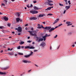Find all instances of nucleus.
Wrapping results in <instances>:
<instances>
[{"instance_id":"f257e3e1","label":"nucleus","mask_w":76,"mask_h":76,"mask_svg":"<svg viewBox=\"0 0 76 76\" xmlns=\"http://www.w3.org/2000/svg\"><path fill=\"white\" fill-rule=\"evenodd\" d=\"M51 36V34H49L48 35V34H46L45 36H42V37L43 38H41V37H37L36 39V41H37V42H41V41H42L43 40L45 41L46 40V38L47 37H50Z\"/></svg>"},{"instance_id":"f03ea898","label":"nucleus","mask_w":76,"mask_h":76,"mask_svg":"<svg viewBox=\"0 0 76 76\" xmlns=\"http://www.w3.org/2000/svg\"><path fill=\"white\" fill-rule=\"evenodd\" d=\"M28 32H29V33H30V34L32 36H36L37 34H36V31H28Z\"/></svg>"},{"instance_id":"7ed1b4c3","label":"nucleus","mask_w":76,"mask_h":76,"mask_svg":"<svg viewBox=\"0 0 76 76\" xmlns=\"http://www.w3.org/2000/svg\"><path fill=\"white\" fill-rule=\"evenodd\" d=\"M30 13H31L32 14H37L38 13V11H37V10H30Z\"/></svg>"},{"instance_id":"20e7f679","label":"nucleus","mask_w":76,"mask_h":76,"mask_svg":"<svg viewBox=\"0 0 76 76\" xmlns=\"http://www.w3.org/2000/svg\"><path fill=\"white\" fill-rule=\"evenodd\" d=\"M33 52H31V53L29 55H25V57L28 58V57H30V56H31V55H32L33 54Z\"/></svg>"},{"instance_id":"39448f33","label":"nucleus","mask_w":76,"mask_h":76,"mask_svg":"<svg viewBox=\"0 0 76 76\" xmlns=\"http://www.w3.org/2000/svg\"><path fill=\"white\" fill-rule=\"evenodd\" d=\"M66 24H68L67 25V26H71V25H72V24L70 22H69V21L66 22Z\"/></svg>"},{"instance_id":"423d86ee","label":"nucleus","mask_w":76,"mask_h":76,"mask_svg":"<svg viewBox=\"0 0 76 76\" xmlns=\"http://www.w3.org/2000/svg\"><path fill=\"white\" fill-rule=\"evenodd\" d=\"M37 19V18L35 17H31L30 18V20H35Z\"/></svg>"},{"instance_id":"0eeeda50","label":"nucleus","mask_w":76,"mask_h":76,"mask_svg":"<svg viewBox=\"0 0 76 76\" xmlns=\"http://www.w3.org/2000/svg\"><path fill=\"white\" fill-rule=\"evenodd\" d=\"M46 45V43L44 42H42V43L41 44L40 46H42V47H44Z\"/></svg>"},{"instance_id":"6e6552de","label":"nucleus","mask_w":76,"mask_h":76,"mask_svg":"<svg viewBox=\"0 0 76 76\" xmlns=\"http://www.w3.org/2000/svg\"><path fill=\"white\" fill-rule=\"evenodd\" d=\"M3 18L5 21H7V20H9V18H7L6 16L3 17Z\"/></svg>"},{"instance_id":"1a4fd4ad","label":"nucleus","mask_w":76,"mask_h":76,"mask_svg":"<svg viewBox=\"0 0 76 76\" xmlns=\"http://www.w3.org/2000/svg\"><path fill=\"white\" fill-rule=\"evenodd\" d=\"M53 7H47V8L45 10V11L48 10H51V8H53Z\"/></svg>"},{"instance_id":"9d476101","label":"nucleus","mask_w":76,"mask_h":76,"mask_svg":"<svg viewBox=\"0 0 76 76\" xmlns=\"http://www.w3.org/2000/svg\"><path fill=\"white\" fill-rule=\"evenodd\" d=\"M7 74V73L6 72H0V74L1 75H6Z\"/></svg>"},{"instance_id":"9b49d317","label":"nucleus","mask_w":76,"mask_h":76,"mask_svg":"<svg viewBox=\"0 0 76 76\" xmlns=\"http://www.w3.org/2000/svg\"><path fill=\"white\" fill-rule=\"evenodd\" d=\"M51 26H46L45 27V29L49 30V29H51Z\"/></svg>"},{"instance_id":"f8f14e48","label":"nucleus","mask_w":76,"mask_h":76,"mask_svg":"<svg viewBox=\"0 0 76 76\" xmlns=\"http://www.w3.org/2000/svg\"><path fill=\"white\" fill-rule=\"evenodd\" d=\"M18 31L19 32H22V28L20 27H18Z\"/></svg>"},{"instance_id":"ddd939ff","label":"nucleus","mask_w":76,"mask_h":76,"mask_svg":"<svg viewBox=\"0 0 76 76\" xmlns=\"http://www.w3.org/2000/svg\"><path fill=\"white\" fill-rule=\"evenodd\" d=\"M55 28H51V29L49 30V32H51L52 31H53L54 30Z\"/></svg>"},{"instance_id":"4468645a","label":"nucleus","mask_w":76,"mask_h":76,"mask_svg":"<svg viewBox=\"0 0 76 76\" xmlns=\"http://www.w3.org/2000/svg\"><path fill=\"white\" fill-rule=\"evenodd\" d=\"M59 20V19H56V20H55V21L54 22L53 24H55V23H57Z\"/></svg>"},{"instance_id":"2eb2a0df","label":"nucleus","mask_w":76,"mask_h":76,"mask_svg":"<svg viewBox=\"0 0 76 76\" xmlns=\"http://www.w3.org/2000/svg\"><path fill=\"white\" fill-rule=\"evenodd\" d=\"M10 67L9 66H8L6 67H5V68H2V69L3 70H6L7 69H8Z\"/></svg>"},{"instance_id":"dca6fc26","label":"nucleus","mask_w":76,"mask_h":76,"mask_svg":"<svg viewBox=\"0 0 76 76\" xmlns=\"http://www.w3.org/2000/svg\"><path fill=\"white\" fill-rule=\"evenodd\" d=\"M16 20L17 22H19L20 20V19L18 18H17L16 19Z\"/></svg>"},{"instance_id":"f3484780","label":"nucleus","mask_w":76,"mask_h":76,"mask_svg":"<svg viewBox=\"0 0 76 76\" xmlns=\"http://www.w3.org/2000/svg\"><path fill=\"white\" fill-rule=\"evenodd\" d=\"M34 9H35L36 10H38L39 9H40L38 7H34Z\"/></svg>"},{"instance_id":"a211bd4d","label":"nucleus","mask_w":76,"mask_h":76,"mask_svg":"<svg viewBox=\"0 0 76 76\" xmlns=\"http://www.w3.org/2000/svg\"><path fill=\"white\" fill-rule=\"evenodd\" d=\"M3 1L4 2V3L6 5L7 4V0H3Z\"/></svg>"},{"instance_id":"6ab92c4d","label":"nucleus","mask_w":76,"mask_h":76,"mask_svg":"<svg viewBox=\"0 0 76 76\" xmlns=\"http://www.w3.org/2000/svg\"><path fill=\"white\" fill-rule=\"evenodd\" d=\"M38 28V29H40L41 28H42L41 27V25H39V24H38V27H37Z\"/></svg>"},{"instance_id":"aec40b11","label":"nucleus","mask_w":76,"mask_h":76,"mask_svg":"<svg viewBox=\"0 0 76 76\" xmlns=\"http://www.w3.org/2000/svg\"><path fill=\"white\" fill-rule=\"evenodd\" d=\"M65 8H66V10H68L69 8H70V6H66L65 7Z\"/></svg>"},{"instance_id":"412c9836","label":"nucleus","mask_w":76,"mask_h":76,"mask_svg":"<svg viewBox=\"0 0 76 76\" xmlns=\"http://www.w3.org/2000/svg\"><path fill=\"white\" fill-rule=\"evenodd\" d=\"M48 3H52L53 2V1H51V0H48Z\"/></svg>"},{"instance_id":"4be33fe9","label":"nucleus","mask_w":76,"mask_h":76,"mask_svg":"<svg viewBox=\"0 0 76 76\" xmlns=\"http://www.w3.org/2000/svg\"><path fill=\"white\" fill-rule=\"evenodd\" d=\"M23 62L24 63H27L28 62V61L26 60H23Z\"/></svg>"},{"instance_id":"5701e85b","label":"nucleus","mask_w":76,"mask_h":76,"mask_svg":"<svg viewBox=\"0 0 76 76\" xmlns=\"http://www.w3.org/2000/svg\"><path fill=\"white\" fill-rule=\"evenodd\" d=\"M44 17L43 15L40 14V15H39V18H41V17Z\"/></svg>"},{"instance_id":"b1692460","label":"nucleus","mask_w":76,"mask_h":76,"mask_svg":"<svg viewBox=\"0 0 76 76\" xmlns=\"http://www.w3.org/2000/svg\"><path fill=\"white\" fill-rule=\"evenodd\" d=\"M24 44V42L21 41L20 42V45H22V44Z\"/></svg>"},{"instance_id":"393cba45","label":"nucleus","mask_w":76,"mask_h":76,"mask_svg":"<svg viewBox=\"0 0 76 76\" xmlns=\"http://www.w3.org/2000/svg\"><path fill=\"white\" fill-rule=\"evenodd\" d=\"M18 16V17H19L20 16V13L19 12H17L16 14Z\"/></svg>"},{"instance_id":"a878e982","label":"nucleus","mask_w":76,"mask_h":76,"mask_svg":"<svg viewBox=\"0 0 76 76\" xmlns=\"http://www.w3.org/2000/svg\"><path fill=\"white\" fill-rule=\"evenodd\" d=\"M9 54L10 56H12V55H14L13 53V52H10V53H9Z\"/></svg>"},{"instance_id":"bb28decb","label":"nucleus","mask_w":76,"mask_h":76,"mask_svg":"<svg viewBox=\"0 0 76 76\" xmlns=\"http://www.w3.org/2000/svg\"><path fill=\"white\" fill-rule=\"evenodd\" d=\"M4 27L3 26H0V29H4Z\"/></svg>"},{"instance_id":"cd10ccee","label":"nucleus","mask_w":76,"mask_h":76,"mask_svg":"<svg viewBox=\"0 0 76 76\" xmlns=\"http://www.w3.org/2000/svg\"><path fill=\"white\" fill-rule=\"evenodd\" d=\"M25 49H30V46H27L25 47Z\"/></svg>"},{"instance_id":"c85d7f7f","label":"nucleus","mask_w":76,"mask_h":76,"mask_svg":"<svg viewBox=\"0 0 76 76\" xmlns=\"http://www.w3.org/2000/svg\"><path fill=\"white\" fill-rule=\"evenodd\" d=\"M48 4L50 6H53V4H50V3H48Z\"/></svg>"},{"instance_id":"c756f323","label":"nucleus","mask_w":76,"mask_h":76,"mask_svg":"<svg viewBox=\"0 0 76 76\" xmlns=\"http://www.w3.org/2000/svg\"><path fill=\"white\" fill-rule=\"evenodd\" d=\"M11 25V24L10 23H8L7 24V26H9V27H10Z\"/></svg>"},{"instance_id":"7c9ffc66","label":"nucleus","mask_w":76,"mask_h":76,"mask_svg":"<svg viewBox=\"0 0 76 76\" xmlns=\"http://www.w3.org/2000/svg\"><path fill=\"white\" fill-rule=\"evenodd\" d=\"M72 32H69V33L68 34V35H70L72 34Z\"/></svg>"},{"instance_id":"2f4dec72","label":"nucleus","mask_w":76,"mask_h":76,"mask_svg":"<svg viewBox=\"0 0 76 76\" xmlns=\"http://www.w3.org/2000/svg\"><path fill=\"white\" fill-rule=\"evenodd\" d=\"M53 15L52 14V13H49L48 15H47V16H52Z\"/></svg>"},{"instance_id":"473e14b6","label":"nucleus","mask_w":76,"mask_h":76,"mask_svg":"<svg viewBox=\"0 0 76 76\" xmlns=\"http://www.w3.org/2000/svg\"><path fill=\"white\" fill-rule=\"evenodd\" d=\"M17 49H20V45H19L17 47Z\"/></svg>"},{"instance_id":"72a5a7b5","label":"nucleus","mask_w":76,"mask_h":76,"mask_svg":"<svg viewBox=\"0 0 76 76\" xmlns=\"http://www.w3.org/2000/svg\"><path fill=\"white\" fill-rule=\"evenodd\" d=\"M1 5L2 6H5V4L4 3H2V4H1Z\"/></svg>"},{"instance_id":"f704fd0d","label":"nucleus","mask_w":76,"mask_h":76,"mask_svg":"<svg viewBox=\"0 0 76 76\" xmlns=\"http://www.w3.org/2000/svg\"><path fill=\"white\" fill-rule=\"evenodd\" d=\"M35 48L34 47H32V46H31V47H30V48L29 49H34Z\"/></svg>"},{"instance_id":"c9c22d12","label":"nucleus","mask_w":76,"mask_h":76,"mask_svg":"<svg viewBox=\"0 0 76 76\" xmlns=\"http://www.w3.org/2000/svg\"><path fill=\"white\" fill-rule=\"evenodd\" d=\"M59 5H60V6H64V5L63 4H60V3H59Z\"/></svg>"},{"instance_id":"e433bc0d","label":"nucleus","mask_w":76,"mask_h":76,"mask_svg":"<svg viewBox=\"0 0 76 76\" xmlns=\"http://www.w3.org/2000/svg\"><path fill=\"white\" fill-rule=\"evenodd\" d=\"M41 28H43L45 29V28L44 27L42 24H41Z\"/></svg>"},{"instance_id":"4c0bfd02","label":"nucleus","mask_w":76,"mask_h":76,"mask_svg":"<svg viewBox=\"0 0 76 76\" xmlns=\"http://www.w3.org/2000/svg\"><path fill=\"white\" fill-rule=\"evenodd\" d=\"M58 36V35H57V34H56V36L54 37L55 38H57V37Z\"/></svg>"},{"instance_id":"58836bf2","label":"nucleus","mask_w":76,"mask_h":76,"mask_svg":"<svg viewBox=\"0 0 76 76\" xmlns=\"http://www.w3.org/2000/svg\"><path fill=\"white\" fill-rule=\"evenodd\" d=\"M62 25H63V24L62 23L60 24H59L58 25V26H62Z\"/></svg>"},{"instance_id":"ea45409f","label":"nucleus","mask_w":76,"mask_h":76,"mask_svg":"<svg viewBox=\"0 0 76 76\" xmlns=\"http://www.w3.org/2000/svg\"><path fill=\"white\" fill-rule=\"evenodd\" d=\"M33 3L34 4H35L36 3V2H37V1H33Z\"/></svg>"},{"instance_id":"a19ab883","label":"nucleus","mask_w":76,"mask_h":76,"mask_svg":"<svg viewBox=\"0 0 76 76\" xmlns=\"http://www.w3.org/2000/svg\"><path fill=\"white\" fill-rule=\"evenodd\" d=\"M34 52H37L38 51V50H36V49H34Z\"/></svg>"},{"instance_id":"79ce46f5","label":"nucleus","mask_w":76,"mask_h":76,"mask_svg":"<svg viewBox=\"0 0 76 76\" xmlns=\"http://www.w3.org/2000/svg\"><path fill=\"white\" fill-rule=\"evenodd\" d=\"M33 6L32 5V4H31V5H30V8L31 7V8H32V7Z\"/></svg>"},{"instance_id":"37998d69","label":"nucleus","mask_w":76,"mask_h":76,"mask_svg":"<svg viewBox=\"0 0 76 76\" xmlns=\"http://www.w3.org/2000/svg\"><path fill=\"white\" fill-rule=\"evenodd\" d=\"M27 7H28V8H30V6L29 7V5H27Z\"/></svg>"},{"instance_id":"c03bdc74","label":"nucleus","mask_w":76,"mask_h":76,"mask_svg":"<svg viewBox=\"0 0 76 76\" xmlns=\"http://www.w3.org/2000/svg\"><path fill=\"white\" fill-rule=\"evenodd\" d=\"M31 42V41H30V40H28V41H27V42H29V43H30Z\"/></svg>"},{"instance_id":"a18cd8bd","label":"nucleus","mask_w":76,"mask_h":76,"mask_svg":"<svg viewBox=\"0 0 76 76\" xmlns=\"http://www.w3.org/2000/svg\"><path fill=\"white\" fill-rule=\"evenodd\" d=\"M66 12V10H64L63 14H65V12Z\"/></svg>"},{"instance_id":"49530a36","label":"nucleus","mask_w":76,"mask_h":76,"mask_svg":"<svg viewBox=\"0 0 76 76\" xmlns=\"http://www.w3.org/2000/svg\"><path fill=\"white\" fill-rule=\"evenodd\" d=\"M18 54L20 55H23V53H18Z\"/></svg>"},{"instance_id":"de8ad7c7","label":"nucleus","mask_w":76,"mask_h":76,"mask_svg":"<svg viewBox=\"0 0 76 76\" xmlns=\"http://www.w3.org/2000/svg\"><path fill=\"white\" fill-rule=\"evenodd\" d=\"M50 50H52V47L51 46H50Z\"/></svg>"},{"instance_id":"09e8293b","label":"nucleus","mask_w":76,"mask_h":76,"mask_svg":"<svg viewBox=\"0 0 76 76\" xmlns=\"http://www.w3.org/2000/svg\"><path fill=\"white\" fill-rule=\"evenodd\" d=\"M58 27H59L58 26H56V27L54 28H55V29L56 28H58Z\"/></svg>"},{"instance_id":"8fccbe9b","label":"nucleus","mask_w":76,"mask_h":76,"mask_svg":"<svg viewBox=\"0 0 76 76\" xmlns=\"http://www.w3.org/2000/svg\"><path fill=\"white\" fill-rule=\"evenodd\" d=\"M35 66H36L37 67H39V66H38L37 65H36V64H35Z\"/></svg>"},{"instance_id":"3c124183","label":"nucleus","mask_w":76,"mask_h":76,"mask_svg":"<svg viewBox=\"0 0 76 76\" xmlns=\"http://www.w3.org/2000/svg\"><path fill=\"white\" fill-rule=\"evenodd\" d=\"M46 23V22H42V23H43L44 24H45Z\"/></svg>"},{"instance_id":"603ef678","label":"nucleus","mask_w":76,"mask_h":76,"mask_svg":"<svg viewBox=\"0 0 76 76\" xmlns=\"http://www.w3.org/2000/svg\"><path fill=\"white\" fill-rule=\"evenodd\" d=\"M24 46H21V48H24Z\"/></svg>"},{"instance_id":"864d4df0","label":"nucleus","mask_w":76,"mask_h":76,"mask_svg":"<svg viewBox=\"0 0 76 76\" xmlns=\"http://www.w3.org/2000/svg\"><path fill=\"white\" fill-rule=\"evenodd\" d=\"M31 30L32 31L34 30V28H31Z\"/></svg>"},{"instance_id":"5fc2aeb1","label":"nucleus","mask_w":76,"mask_h":76,"mask_svg":"<svg viewBox=\"0 0 76 76\" xmlns=\"http://www.w3.org/2000/svg\"><path fill=\"white\" fill-rule=\"evenodd\" d=\"M3 50H1V53H3Z\"/></svg>"},{"instance_id":"6e6d98bb","label":"nucleus","mask_w":76,"mask_h":76,"mask_svg":"<svg viewBox=\"0 0 76 76\" xmlns=\"http://www.w3.org/2000/svg\"><path fill=\"white\" fill-rule=\"evenodd\" d=\"M13 48H11L10 49V51H11L12 50H13Z\"/></svg>"},{"instance_id":"4d7b16f0","label":"nucleus","mask_w":76,"mask_h":76,"mask_svg":"<svg viewBox=\"0 0 76 76\" xmlns=\"http://www.w3.org/2000/svg\"><path fill=\"white\" fill-rule=\"evenodd\" d=\"M64 1H65V2H67V0H64Z\"/></svg>"},{"instance_id":"13d9d810","label":"nucleus","mask_w":76,"mask_h":76,"mask_svg":"<svg viewBox=\"0 0 76 76\" xmlns=\"http://www.w3.org/2000/svg\"><path fill=\"white\" fill-rule=\"evenodd\" d=\"M28 39H30V37H28Z\"/></svg>"},{"instance_id":"bf43d9fd","label":"nucleus","mask_w":76,"mask_h":76,"mask_svg":"<svg viewBox=\"0 0 76 76\" xmlns=\"http://www.w3.org/2000/svg\"><path fill=\"white\" fill-rule=\"evenodd\" d=\"M20 22H22L23 21V20H22V19H20Z\"/></svg>"},{"instance_id":"052dcab7","label":"nucleus","mask_w":76,"mask_h":76,"mask_svg":"<svg viewBox=\"0 0 76 76\" xmlns=\"http://www.w3.org/2000/svg\"><path fill=\"white\" fill-rule=\"evenodd\" d=\"M59 47H60V46H59L58 48H57V49L58 50V49L59 48Z\"/></svg>"},{"instance_id":"680f3d73","label":"nucleus","mask_w":76,"mask_h":76,"mask_svg":"<svg viewBox=\"0 0 76 76\" xmlns=\"http://www.w3.org/2000/svg\"><path fill=\"white\" fill-rule=\"evenodd\" d=\"M15 29H16V30H17L18 31V28H16Z\"/></svg>"},{"instance_id":"e2e57ef3","label":"nucleus","mask_w":76,"mask_h":76,"mask_svg":"<svg viewBox=\"0 0 76 76\" xmlns=\"http://www.w3.org/2000/svg\"><path fill=\"white\" fill-rule=\"evenodd\" d=\"M0 15H3V13L1 12H0Z\"/></svg>"},{"instance_id":"0e129e2a","label":"nucleus","mask_w":76,"mask_h":76,"mask_svg":"<svg viewBox=\"0 0 76 76\" xmlns=\"http://www.w3.org/2000/svg\"><path fill=\"white\" fill-rule=\"evenodd\" d=\"M12 33L13 34H15V32L14 31H12Z\"/></svg>"},{"instance_id":"69168bd1","label":"nucleus","mask_w":76,"mask_h":76,"mask_svg":"<svg viewBox=\"0 0 76 76\" xmlns=\"http://www.w3.org/2000/svg\"><path fill=\"white\" fill-rule=\"evenodd\" d=\"M28 26V24H26V25H25V26Z\"/></svg>"},{"instance_id":"338daca9","label":"nucleus","mask_w":76,"mask_h":76,"mask_svg":"<svg viewBox=\"0 0 76 76\" xmlns=\"http://www.w3.org/2000/svg\"><path fill=\"white\" fill-rule=\"evenodd\" d=\"M20 33H19L18 34V35H20Z\"/></svg>"},{"instance_id":"774afa93","label":"nucleus","mask_w":76,"mask_h":76,"mask_svg":"<svg viewBox=\"0 0 76 76\" xmlns=\"http://www.w3.org/2000/svg\"><path fill=\"white\" fill-rule=\"evenodd\" d=\"M34 43H35L34 42H33V43H32V44H34Z\"/></svg>"}]
</instances>
